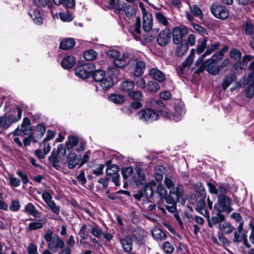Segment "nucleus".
<instances>
[{"label":"nucleus","instance_id":"nucleus-1","mask_svg":"<svg viewBox=\"0 0 254 254\" xmlns=\"http://www.w3.org/2000/svg\"><path fill=\"white\" fill-rule=\"evenodd\" d=\"M156 192L161 199L164 198L168 204L171 205L166 206V208L171 213L176 212L178 202L181 201L182 203H185L183 198L184 191L181 185L178 186L176 189L170 190L168 195L167 190L164 187L162 184L160 183L157 186Z\"/></svg>","mask_w":254,"mask_h":254},{"label":"nucleus","instance_id":"nucleus-2","mask_svg":"<svg viewBox=\"0 0 254 254\" xmlns=\"http://www.w3.org/2000/svg\"><path fill=\"white\" fill-rule=\"evenodd\" d=\"M22 112L21 109L18 108L13 113L0 117V128L8 129L13 123H16L21 119Z\"/></svg>","mask_w":254,"mask_h":254},{"label":"nucleus","instance_id":"nucleus-3","mask_svg":"<svg viewBox=\"0 0 254 254\" xmlns=\"http://www.w3.org/2000/svg\"><path fill=\"white\" fill-rule=\"evenodd\" d=\"M93 78L97 82H100V85L104 90H107L112 86L113 81L110 77H105V72L103 70H97L92 74Z\"/></svg>","mask_w":254,"mask_h":254},{"label":"nucleus","instance_id":"nucleus-4","mask_svg":"<svg viewBox=\"0 0 254 254\" xmlns=\"http://www.w3.org/2000/svg\"><path fill=\"white\" fill-rule=\"evenodd\" d=\"M172 33L173 42L175 44L187 42L186 40L184 39L188 34V29L187 27L184 25L175 26L173 28Z\"/></svg>","mask_w":254,"mask_h":254},{"label":"nucleus","instance_id":"nucleus-5","mask_svg":"<svg viewBox=\"0 0 254 254\" xmlns=\"http://www.w3.org/2000/svg\"><path fill=\"white\" fill-rule=\"evenodd\" d=\"M95 66L93 64L88 63L78 66L74 69L75 75L82 79L89 77L94 71Z\"/></svg>","mask_w":254,"mask_h":254},{"label":"nucleus","instance_id":"nucleus-6","mask_svg":"<svg viewBox=\"0 0 254 254\" xmlns=\"http://www.w3.org/2000/svg\"><path fill=\"white\" fill-rule=\"evenodd\" d=\"M210 9L213 15L217 18L225 19L229 16L228 10L223 5L214 3L210 6Z\"/></svg>","mask_w":254,"mask_h":254},{"label":"nucleus","instance_id":"nucleus-7","mask_svg":"<svg viewBox=\"0 0 254 254\" xmlns=\"http://www.w3.org/2000/svg\"><path fill=\"white\" fill-rule=\"evenodd\" d=\"M139 119L145 122H153L158 119V114L152 109L147 108L138 113Z\"/></svg>","mask_w":254,"mask_h":254},{"label":"nucleus","instance_id":"nucleus-8","mask_svg":"<svg viewBox=\"0 0 254 254\" xmlns=\"http://www.w3.org/2000/svg\"><path fill=\"white\" fill-rule=\"evenodd\" d=\"M171 32L170 29L166 28L162 30L158 34L157 42L159 45L165 47L171 41Z\"/></svg>","mask_w":254,"mask_h":254},{"label":"nucleus","instance_id":"nucleus-9","mask_svg":"<svg viewBox=\"0 0 254 254\" xmlns=\"http://www.w3.org/2000/svg\"><path fill=\"white\" fill-rule=\"evenodd\" d=\"M128 64L134 65L133 73L135 76L139 77L143 74L145 68V64L144 62L137 59H130L128 61Z\"/></svg>","mask_w":254,"mask_h":254},{"label":"nucleus","instance_id":"nucleus-10","mask_svg":"<svg viewBox=\"0 0 254 254\" xmlns=\"http://www.w3.org/2000/svg\"><path fill=\"white\" fill-rule=\"evenodd\" d=\"M218 201L224 211L229 213L232 211L230 206L231 200L229 197L222 194H219Z\"/></svg>","mask_w":254,"mask_h":254},{"label":"nucleus","instance_id":"nucleus-11","mask_svg":"<svg viewBox=\"0 0 254 254\" xmlns=\"http://www.w3.org/2000/svg\"><path fill=\"white\" fill-rule=\"evenodd\" d=\"M219 212L216 214L215 216H212L210 218L209 214L206 216V218L207 219L208 226L210 228H212L214 225L216 224H220L221 222L224 221L225 216L223 214L220 213V210L218 209Z\"/></svg>","mask_w":254,"mask_h":254},{"label":"nucleus","instance_id":"nucleus-12","mask_svg":"<svg viewBox=\"0 0 254 254\" xmlns=\"http://www.w3.org/2000/svg\"><path fill=\"white\" fill-rule=\"evenodd\" d=\"M64 242L59 236L54 235L53 240L48 244V248L51 250L56 252L58 248H64Z\"/></svg>","mask_w":254,"mask_h":254},{"label":"nucleus","instance_id":"nucleus-13","mask_svg":"<svg viewBox=\"0 0 254 254\" xmlns=\"http://www.w3.org/2000/svg\"><path fill=\"white\" fill-rule=\"evenodd\" d=\"M149 74L153 79L159 82H162L166 79L165 74L157 68H152L149 70Z\"/></svg>","mask_w":254,"mask_h":254},{"label":"nucleus","instance_id":"nucleus-14","mask_svg":"<svg viewBox=\"0 0 254 254\" xmlns=\"http://www.w3.org/2000/svg\"><path fill=\"white\" fill-rule=\"evenodd\" d=\"M153 20L151 14L146 12L143 16V29L146 32H149L152 28Z\"/></svg>","mask_w":254,"mask_h":254},{"label":"nucleus","instance_id":"nucleus-15","mask_svg":"<svg viewBox=\"0 0 254 254\" xmlns=\"http://www.w3.org/2000/svg\"><path fill=\"white\" fill-rule=\"evenodd\" d=\"M136 174L134 176V181L137 186L145 185V176L142 170L140 168H138L136 169Z\"/></svg>","mask_w":254,"mask_h":254},{"label":"nucleus","instance_id":"nucleus-16","mask_svg":"<svg viewBox=\"0 0 254 254\" xmlns=\"http://www.w3.org/2000/svg\"><path fill=\"white\" fill-rule=\"evenodd\" d=\"M76 60L72 56H68L63 59L61 62V65L65 69L71 68L75 64Z\"/></svg>","mask_w":254,"mask_h":254},{"label":"nucleus","instance_id":"nucleus-17","mask_svg":"<svg viewBox=\"0 0 254 254\" xmlns=\"http://www.w3.org/2000/svg\"><path fill=\"white\" fill-rule=\"evenodd\" d=\"M175 54L178 57H183L188 51L189 46L187 44V42H184L182 43L176 44Z\"/></svg>","mask_w":254,"mask_h":254},{"label":"nucleus","instance_id":"nucleus-18","mask_svg":"<svg viewBox=\"0 0 254 254\" xmlns=\"http://www.w3.org/2000/svg\"><path fill=\"white\" fill-rule=\"evenodd\" d=\"M254 58V57L251 55H246L243 57L242 60L239 61V62L236 63L233 65L234 69L238 68L242 69L244 66H246L249 62L252 61Z\"/></svg>","mask_w":254,"mask_h":254},{"label":"nucleus","instance_id":"nucleus-19","mask_svg":"<svg viewBox=\"0 0 254 254\" xmlns=\"http://www.w3.org/2000/svg\"><path fill=\"white\" fill-rule=\"evenodd\" d=\"M220 46V44L219 42L215 43L214 44H211L210 46H208L207 47V49L205 52L198 59L197 61L196 62V63H201L203 60V58L211 54L213 52L217 50Z\"/></svg>","mask_w":254,"mask_h":254},{"label":"nucleus","instance_id":"nucleus-20","mask_svg":"<svg viewBox=\"0 0 254 254\" xmlns=\"http://www.w3.org/2000/svg\"><path fill=\"white\" fill-rule=\"evenodd\" d=\"M75 44V42L73 39L66 38L61 42L60 48L62 50H68L72 48Z\"/></svg>","mask_w":254,"mask_h":254},{"label":"nucleus","instance_id":"nucleus-21","mask_svg":"<svg viewBox=\"0 0 254 254\" xmlns=\"http://www.w3.org/2000/svg\"><path fill=\"white\" fill-rule=\"evenodd\" d=\"M120 243L122 244L124 250L126 252H129L132 249V241L129 237L120 239Z\"/></svg>","mask_w":254,"mask_h":254},{"label":"nucleus","instance_id":"nucleus-22","mask_svg":"<svg viewBox=\"0 0 254 254\" xmlns=\"http://www.w3.org/2000/svg\"><path fill=\"white\" fill-rule=\"evenodd\" d=\"M165 172V168L163 166L159 165L154 168V177L158 182H161L163 179V174Z\"/></svg>","mask_w":254,"mask_h":254},{"label":"nucleus","instance_id":"nucleus-23","mask_svg":"<svg viewBox=\"0 0 254 254\" xmlns=\"http://www.w3.org/2000/svg\"><path fill=\"white\" fill-rule=\"evenodd\" d=\"M134 87V83L130 80H126L120 84V90L125 93L131 92Z\"/></svg>","mask_w":254,"mask_h":254},{"label":"nucleus","instance_id":"nucleus-24","mask_svg":"<svg viewBox=\"0 0 254 254\" xmlns=\"http://www.w3.org/2000/svg\"><path fill=\"white\" fill-rule=\"evenodd\" d=\"M49 161L50 165L57 170H59L60 165L59 164L57 153L55 151L53 150L51 155L49 157Z\"/></svg>","mask_w":254,"mask_h":254},{"label":"nucleus","instance_id":"nucleus-25","mask_svg":"<svg viewBox=\"0 0 254 254\" xmlns=\"http://www.w3.org/2000/svg\"><path fill=\"white\" fill-rule=\"evenodd\" d=\"M206 202L205 198H201L197 203L196 210L206 217L209 213L208 211L206 209Z\"/></svg>","mask_w":254,"mask_h":254},{"label":"nucleus","instance_id":"nucleus-26","mask_svg":"<svg viewBox=\"0 0 254 254\" xmlns=\"http://www.w3.org/2000/svg\"><path fill=\"white\" fill-rule=\"evenodd\" d=\"M228 46L226 45L225 46L221 51L214 54L210 60L213 63H216L218 61H221L222 59L224 53L228 50Z\"/></svg>","mask_w":254,"mask_h":254},{"label":"nucleus","instance_id":"nucleus-27","mask_svg":"<svg viewBox=\"0 0 254 254\" xmlns=\"http://www.w3.org/2000/svg\"><path fill=\"white\" fill-rule=\"evenodd\" d=\"M194 189L199 197L201 198H205L206 195V190L203 185L199 182L194 185Z\"/></svg>","mask_w":254,"mask_h":254},{"label":"nucleus","instance_id":"nucleus-28","mask_svg":"<svg viewBox=\"0 0 254 254\" xmlns=\"http://www.w3.org/2000/svg\"><path fill=\"white\" fill-rule=\"evenodd\" d=\"M236 76L234 74H228L227 75L222 83V87L225 90L228 86L236 79Z\"/></svg>","mask_w":254,"mask_h":254},{"label":"nucleus","instance_id":"nucleus-29","mask_svg":"<svg viewBox=\"0 0 254 254\" xmlns=\"http://www.w3.org/2000/svg\"><path fill=\"white\" fill-rule=\"evenodd\" d=\"M219 229L225 234L231 233L234 230V227L229 222H224L219 225Z\"/></svg>","mask_w":254,"mask_h":254},{"label":"nucleus","instance_id":"nucleus-30","mask_svg":"<svg viewBox=\"0 0 254 254\" xmlns=\"http://www.w3.org/2000/svg\"><path fill=\"white\" fill-rule=\"evenodd\" d=\"M68 160V167L69 169H73L79 163L77 159V155L75 153H70L67 157Z\"/></svg>","mask_w":254,"mask_h":254},{"label":"nucleus","instance_id":"nucleus-31","mask_svg":"<svg viewBox=\"0 0 254 254\" xmlns=\"http://www.w3.org/2000/svg\"><path fill=\"white\" fill-rule=\"evenodd\" d=\"M55 4L58 5H64L66 8H72L75 5V0H53Z\"/></svg>","mask_w":254,"mask_h":254},{"label":"nucleus","instance_id":"nucleus-32","mask_svg":"<svg viewBox=\"0 0 254 254\" xmlns=\"http://www.w3.org/2000/svg\"><path fill=\"white\" fill-rule=\"evenodd\" d=\"M207 43V38L204 37L202 39L198 41L196 52L197 54H201L204 50Z\"/></svg>","mask_w":254,"mask_h":254},{"label":"nucleus","instance_id":"nucleus-33","mask_svg":"<svg viewBox=\"0 0 254 254\" xmlns=\"http://www.w3.org/2000/svg\"><path fill=\"white\" fill-rule=\"evenodd\" d=\"M129 98L134 101H141L143 100V96L141 91H133L128 93Z\"/></svg>","mask_w":254,"mask_h":254},{"label":"nucleus","instance_id":"nucleus-34","mask_svg":"<svg viewBox=\"0 0 254 254\" xmlns=\"http://www.w3.org/2000/svg\"><path fill=\"white\" fill-rule=\"evenodd\" d=\"M210 61V60H209ZM211 64L208 65L206 67V70L207 71L213 75L217 74L219 72L220 70V67H219L218 65H217L216 64H214L212 63V62L211 61Z\"/></svg>","mask_w":254,"mask_h":254},{"label":"nucleus","instance_id":"nucleus-35","mask_svg":"<svg viewBox=\"0 0 254 254\" xmlns=\"http://www.w3.org/2000/svg\"><path fill=\"white\" fill-rule=\"evenodd\" d=\"M79 142V140L77 137L74 135L69 136L68 141L66 143V146L67 149H70L73 146H76Z\"/></svg>","mask_w":254,"mask_h":254},{"label":"nucleus","instance_id":"nucleus-36","mask_svg":"<svg viewBox=\"0 0 254 254\" xmlns=\"http://www.w3.org/2000/svg\"><path fill=\"white\" fill-rule=\"evenodd\" d=\"M147 89L151 92L156 93L160 89V85L154 81H150L147 84Z\"/></svg>","mask_w":254,"mask_h":254},{"label":"nucleus","instance_id":"nucleus-37","mask_svg":"<svg viewBox=\"0 0 254 254\" xmlns=\"http://www.w3.org/2000/svg\"><path fill=\"white\" fill-rule=\"evenodd\" d=\"M182 113V108L179 105L175 104L174 106V111L172 116V119L176 121H178Z\"/></svg>","mask_w":254,"mask_h":254},{"label":"nucleus","instance_id":"nucleus-38","mask_svg":"<svg viewBox=\"0 0 254 254\" xmlns=\"http://www.w3.org/2000/svg\"><path fill=\"white\" fill-rule=\"evenodd\" d=\"M109 99L116 104H121L125 100V97L122 95L113 94L109 96Z\"/></svg>","mask_w":254,"mask_h":254},{"label":"nucleus","instance_id":"nucleus-39","mask_svg":"<svg viewBox=\"0 0 254 254\" xmlns=\"http://www.w3.org/2000/svg\"><path fill=\"white\" fill-rule=\"evenodd\" d=\"M83 57L87 61H92L97 57V53L93 50H89L83 53Z\"/></svg>","mask_w":254,"mask_h":254},{"label":"nucleus","instance_id":"nucleus-40","mask_svg":"<svg viewBox=\"0 0 254 254\" xmlns=\"http://www.w3.org/2000/svg\"><path fill=\"white\" fill-rule=\"evenodd\" d=\"M119 168L116 165H111L108 166L106 169V173L108 176H114L115 174H118Z\"/></svg>","mask_w":254,"mask_h":254},{"label":"nucleus","instance_id":"nucleus-41","mask_svg":"<svg viewBox=\"0 0 254 254\" xmlns=\"http://www.w3.org/2000/svg\"><path fill=\"white\" fill-rule=\"evenodd\" d=\"M35 4L39 7H48L51 8L52 3L49 0H33Z\"/></svg>","mask_w":254,"mask_h":254},{"label":"nucleus","instance_id":"nucleus-42","mask_svg":"<svg viewBox=\"0 0 254 254\" xmlns=\"http://www.w3.org/2000/svg\"><path fill=\"white\" fill-rule=\"evenodd\" d=\"M114 64L115 68L112 67V69L116 70L117 68H122L124 67L127 64V62L125 59H121L119 57L114 60Z\"/></svg>","mask_w":254,"mask_h":254},{"label":"nucleus","instance_id":"nucleus-43","mask_svg":"<svg viewBox=\"0 0 254 254\" xmlns=\"http://www.w3.org/2000/svg\"><path fill=\"white\" fill-rule=\"evenodd\" d=\"M123 10L127 16H131L135 14V11L134 8L129 4L125 3L123 5Z\"/></svg>","mask_w":254,"mask_h":254},{"label":"nucleus","instance_id":"nucleus-44","mask_svg":"<svg viewBox=\"0 0 254 254\" xmlns=\"http://www.w3.org/2000/svg\"><path fill=\"white\" fill-rule=\"evenodd\" d=\"M229 55L231 58L234 59V60L239 61L241 58L242 54L239 50L233 48L230 50Z\"/></svg>","mask_w":254,"mask_h":254},{"label":"nucleus","instance_id":"nucleus-45","mask_svg":"<svg viewBox=\"0 0 254 254\" xmlns=\"http://www.w3.org/2000/svg\"><path fill=\"white\" fill-rule=\"evenodd\" d=\"M155 17L158 22L163 25L167 26L169 24V22L168 21L167 18L163 13L161 12H156L155 14Z\"/></svg>","mask_w":254,"mask_h":254},{"label":"nucleus","instance_id":"nucleus-46","mask_svg":"<svg viewBox=\"0 0 254 254\" xmlns=\"http://www.w3.org/2000/svg\"><path fill=\"white\" fill-rule=\"evenodd\" d=\"M245 93L247 98H252L254 96V81L246 88Z\"/></svg>","mask_w":254,"mask_h":254},{"label":"nucleus","instance_id":"nucleus-47","mask_svg":"<svg viewBox=\"0 0 254 254\" xmlns=\"http://www.w3.org/2000/svg\"><path fill=\"white\" fill-rule=\"evenodd\" d=\"M162 248L167 254H171L174 251V247L169 242H165L162 245Z\"/></svg>","mask_w":254,"mask_h":254},{"label":"nucleus","instance_id":"nucleus-48","mask_svg":"<svg viewBox=\"0 0 254 254\" xmlns=\"http://www.w3.org/2000/svg\"><path fill=\"white\" fill-rule=\"evenodd\" d=\"M152 234L156 239L161 240H165L167 238L166 234L160 230H156L153 231Z\"/></svg>","mask_w":254,"mask_h":254},{"label":"nucleus","instance_id":"nucleus-49","mask_svg":"<svg viewBox=\"0 0 254 254\" xmlns=\"http://www.w3.org/2000/svg\"><path fill=\"white\" fill-rule=\"evenodd\" d=\"M45 223H42L40 222H33L29 224L28 229L30 231L37 230L42 228Z\"/></svg>","mask_w":254,"mask_h":254},{"label":"nucleus","instance_id":"nucleus-50","mask_svg":"<svg viewBox=\"0 0 254 254\" xmlns=\"http://www.w3.org/2000/svg\"><path fill=\"white\" fill-rule=\"evenodd\" d=\"M143 194L147 198H151L153 194V189L151 188L149 186L145 185L144 189L142 190Z\"/></svg>","mask_w":254,"mask_h":254},{"label":"nucleus","instance_id":"nucleus-51","mask_svg":"<svg viewBox=\"0 0 254 254\" xmlns=\"http://www.w3.org/2000/svg\"><path fill=\"white\" fill-rule=\"evenodd\" d=\"M37 131L39 132L37 134V138L41 139L46 132V127L42 124L38 125L37 126Z\"/></svg>","mask_w":254,"mask_h":254},{"label":"nucleus","instance_id":"nucleus-52","mask_svg":"<svg viewBox=\"0 0 254 254\" xmlns=\"http://www.w3.org/2000/svg\"><path fill=\"white\" fill-rule=\"evenodd\" d=\"M164 184L169 190H171L176 188H174L175 185V182L172 178L166 177L164 180Z\"/></svg>","mask_w":254,"mask_h":254},{"label":"nucleus","instance_id":"nucleus-53","mask_svg":"<svg viewBox=\"0 0 254 254\" xmlns=\"http://www.w3.org/2000/svg\"><path fill=\"white\" fill-rule=\"evenodd\" d=\"M133 173L132 167H127L122 169V174L124 179H127Z\"/></svg>","mask_w":254,"mask_h":254},{"label":"nucleus","instance_id":"nucleus-54","mask_svg":"<svg viewBox=\"0 0 254 254\" xmlns=\"http://www.w3.org/2000/svg\"><path fill=\"white\" fill-rule=\"evenodd\" d=\"M8 179L11 186L17 187L20 184V181L18 178H14L12 175H9Z\"/></svg>","mask_w":254,"mask_h":254},{"label":"nucleus","instance_id":"nucleus-55","mask_svg":"<svg viewBox=\"0 0 254 254\" xmlns=\"http://www.w3.org/2000/svg\"><path fill=\"white\" fill-rule=\"evenodd\" d=\"M254 25L250 21H247L245 24V31L246 34L248 35H252L254 31Z\"/></svg>","mask_w":254,"mask_h":254},{"label":"nucleus","instance_id":"nucleus-56","mask_svg":"<svg viewBox=\"0 0 254 254\" xmlns=\"http://www.w3.org/2000/svg\"><path fill=\"white\" fill-rule=\"evenodd\" d=\"M191 11L193 14L199 17H202L203 13L201 10L196 5H193L192 7L190 6Z\"/></svg>","mask_w":254,"mask_h":254},{"label":"nucleus","instance_id":"nucleus-57","mask_svg":"<svg viewBox=\"0 0 254 254\" xmlns=\"http://www.w3.org/2000/svg\"><path fill=\"white\" fill-rule=\"evenodd\" d=\"M56 152H57V155H58L60 157H64L66 155L65 146L64 144L59 145Z\"/></svg>","mask_w":254,"mask_h":254},{"label":"nucleus","instance_id":"nucleus-58","mask_svg":"<svg viewBox=\"0 0 254 254\" xmlns=\"http://www.w3.org/2000/svg\"><path fill=\"white\" fill-rule=\"evenodd\" d=\"M193 28L195 30H196L200 34L203 36V38L206 37L205 36L207 35V30L202 26L198 25V24H194Z\"/></svg>","mask_w":254,"mask_h":254},{"label":"nucleus","instance_id":"nucleus-59","mask_svg":"<svg viewBox=\"0 0 254 254\" xmlns=\"http://www.w3.org/2000/svg\"><path fill=\"white\" fill-rule=\"evenodd\" d=\"M194 54V50L192 49L190 55L188 57L186 60L183 62V65L185 67H187L192 63L193 56Z\"/></svg>","mask_w":254,"mask_h":254},{"label":"nucleus","instance_id":"nucleus-60","mask_svg":"<svg viewBox=\"0 0 254 254\" xmlns=\"http://www.w3.org/2000/svg\"><path fill=\"white\" fill-rule=\"evenodd\" d=\"M107 55L111 58L116 59L121 57V54L118 51L114 49L109 50L107 52Z\"/></svg>","mask_w":254,"mask_h":254},{"label":"nucleus","instance_id":"nucleus-61","mask_svg":"<svg viewBox=\"0 0 254 254\" xmlns=\"http://www.w3.org/2000/svg\"><path fill=\"white\" fill-rule=\"evenodd\" d=\"M52 211L56 214H59L60 211V208L59 206L56 205L54 201H52L47 204Z\"/></svg>","mask_w":254,"mask_h":254},{"label":"nucleus","instance_id":"nucleus-62","mask_svg":"<svg viewBox=\"0 0 254 254\" xmlns=\"http://www.w3.org/2000/svg\"><path fill=\"white\" fill-rule=\"evenodd\" d=\"M17 174L21 178L22 182L23 184L26 185L29 182L28 176L22 171L19 170L17 171Z\"/></svg>","mask_w":254,"mask_h":254},{"label":"nucleus","instance_id":"nucleus-63","mask_svg":"<svg viewBox=\"0 0 254 254\" xmlns=\"http://www.w3.org/2000/svg\"><path fill=\"white\" fill-rule=\"evenodd\" d=\"M60 17L61 19L64 22H69L72 20L71 15L69 13H60Z\"/></svg>","mask_w":254,"mask_h":254},{"label":"nucleus","instance_id":"nucleus-64","mask_svg":"<svg viewBox=\"0 0 254 254\" xmlns=\"http://www.w3.org/2000/svg\"><path fill=\"white\" fill-rule=\"evenodd\" d=\"M53 232L50 229H48L44 235L45 240L49 242V243H50L53 241Z\"/></svg>","mask_w":254,"mask_h":254}]
</instances>
